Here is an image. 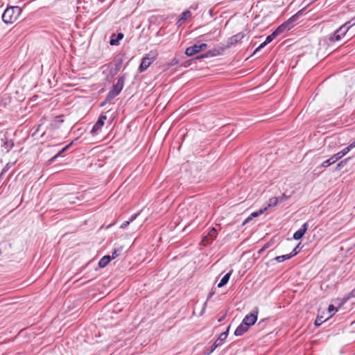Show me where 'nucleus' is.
Masks as SVG:
<instances>
[{
  "label": "nucleus",
  "instance_id": "obj_1",
  "mask_svg": "<svg viewBox=\"0 0 355 355\" xmlns=\"http://www.w3.org/2000/svg\"><path fill=\"white\" fill-rule=\"evenodd\" d=\"M21 13V9L19 6L7 8L2 15V20L6 24L14 23Z\"/></svg>",
  "mask_w": 355,
  "mask_h": 355
},
{
  "label": "nucleus",
  "instance_id": "obj_2",
  "mask_svg": "<svg viewBox=\"0 0 355 355\" xmlns=\"http://www.w3.org/2000/svg\"><path fill=\"white\" fill-rule=\"evenodd\" d=\"M303 9L299 10L296 14L290 17L286 21L282 24L279 26L275 31H273L277 36L281 35L285 31H288L291 30L293 27L292 24L295 22L300 16H301L303 13Z\"/></svg>",
  "mask_w": 355,
  "mask_h": 355
},
{
  "label": "nucleus",
  "instance_id": "obj_3",
  "mask_svg": "<svg viewBox=\"0 0 355 355\" xmlns=\"http://www.w3.org/2000/svg\"><path fill=\"white\" fill-rule=\"evenodd\" d=\"M125 78L121 76L118 78L117 82L114 84L106 96V101H110L118 96L121 92L124 85Z\"/></svg>",
  "mask_w": 355,
  "mask_h": 355
},
{
  "label": "nucleus",
  "instance_id": "obj_4",
  "mask_svg": "<svg viewBox=\"0 0 355 355\" xmlns=\"http://www.w3.org/2000/svg\"><path fill=\"white\" fill-rule=\"evenodd\" d=\"M207 44L205 43H202L200 44H193L191 46H189L186 49L185 54L187 56H193L195 54L205 50L207 49Z\"/></svg>",
  "mask_w": 355,
  "mask_h": 355
},
{
  "label": "nucleus",
  "instance_id": "obj_5",
  "mask_svg": "<svg viewBox=\"0 0 355 355\" xmlns=\"http://www.w3.org/2000/svg\"><path fill=\"white\" fill-rule=\"evenodd\" d=\"M155 60V56L150 53L146 54L142 59L141 62L139 66L140 72H143L148 69V67L154 62Z\"/></svg>",
  "mask_w": 355,
  "mask_h": 355
},
{
  "label": "nucleus",
  "instance_id": "obj_6",
  "mask_svg": "<svg viewBox=\"0 0 355 355\" xmlns=\"http://www.w3.org/2000/svg\"><path fill=\"white\" fill-rule=\"evenodd\" d=\"M107 116L105 115H101L98 119V121L96 122V123L94 125L92 133L93 135H96L98 133V132L101 129V128L103 126L105 123V121L106 120Z\"/></svg>",
  "mask_w": 355,
  "mask_h": 355
},
{
  "label": "nucleus",
  "instance_id": "obj_7",
  "mask_svg": "<svg viewBox=\"0 0 355 355\" xmlns=\"http://www.w3.org/2000/svg\"><path fill=\"white\" fill-rule=\"evenodd\" d=\"M257 320V313H250V314L245 316L242 322L245 324L248 327L253 325Z\"/></svg>",
  "mask_w": 355,
  "mask_h": 355
},
{
  "label": "nucleus",
  "instance_id": "obj_8",
  "mask_svg": "<svg viewBox=\"0 0 355 355\" xmlns=\"http://www.w3.org/2000/svg\"><path fill=\"white\" fill-rule=\"evenodd\" d=\"M217 236V230L216 228L213 227L210 230L208 234L205 236L202 239V242L206 245L209 243H211L213 240H214Z\"/></svg>",
  "mask_w": 355,
  "mask_h": 355
},
{
  "label": "nucleus",
  "instance_id": "obj_9",
  "mask_svg": "<svg viewBox=\"0 0 355 355\" xmlns=\"http://www.w3.org/2000/svg\"><path fill=\"white\" fill-rule=\"evenodd\" d=\"M63 119H62V116H58L55 118L54 120H53L49 126V129L52 131V130H55L58 128H60V125L63 123Z\"/></svg>",
  "mask_w": 355,
  "mask_h": 355
},
{
  "label": "nucleus",
  "instance_id": "obj_10",
  "mask_svg": "<svg viewBox=\"0 0 355 355\" xmlns=\"http://www.w3.org/2000/svg\"><path fill=\"white\" fill-rule=\"evenodd\" d=\"M355 24V17L354 19H352V21H348V22H346L345 24H343V26H341L338 29V32H340V35L343 37L346 33L348 31V30L349 29V28Z\"/></svg>",
  "mask_w": 355,
  "mask_h": 355
},
{
  "label": "nucleus",
  "instance_id": "obj_11",
  "mask_svg": "<svg viewBox=\"0 0 355 355\" xmlns=\"http://www.w3.org/2000/svg\"><path fill=\"white\" fill-rule=\"evenodd\" d=\"M308 230V223H305L302 225L301 228L296 231L293 234V239L295 240L300 239L306 233Z\"/></svg>",
  "mask_w": 355,
  "mask_h": 355
},
{
  "label": "nucleus",
  "instance_id": "obj_12",
  "mask_svg": "<svg viewBox=\"0 0 355 355\" xmlns=\"http://www.w3.org/2000/svg\"><path fill=\"white\" fill-rule=\"evenodd\" d=\"M276 37H277L274 32L268 35L266 40L261 43L254 51V53L266 46L268 44L270 43Z\"/></svg>",
  "mask_w": 355,
  "mask_h": 355
},
{
  "label": "nucleus",
  "instance_id": "obj_13",
  "mask_svg": "<svg viewBox=\"0 0 355 355\" xmlns=\"http://www.w3.org/2000/svg\"><path fill=\"white\" fill-rule=\"evenodd\" d=\"M248 327L246 326L245 324L241 322L240 325L237 327L234 331V335L236 336H242L244 333H245L248 330Z\"/></svg>",
  "mask_w": 355,
  "mask_h": 355
},
{
  "label": "nucleus",
  "instance_id": "obj_14",
  "mask_svg": "<svg viewBox=\"0 0 355 355\" xmlns=\"http://www.w3.org/2000/svg\"><path fill=\"white\" fill-rule=\"evenodd\" d=\"M349 152V149L346 147L344 149H343L341 151L338 152V153L334 155L331 157V159H334V162H336L338 159H341L343 157H344L345 155H347Z\"/></svg>",
  "mask_w": 355,
  "mask_h": 355
},
{
  "label": "nucleus",
  "instance_id": "obj_15",
  "mask_svg": "<svg viewBox=\"0 0 355 355\" xmlns=\"http://www.w3.org/2000/svg\"><path fill=\"white\" fill-rule=\"evenodd\" d=\"M232 273V270H230L229 272H227L226 275L223 276V277L221 279L220 282L218 284V288H221L227 284Z\"/></svg>",
  "mask_w": 355,
  "mask_h": 355
},
{
  "label": "nucleus",
  "instance_id": "obj_16",
  "mask_svg": "<svg viewBox=\"0 0 355 355\" xmlns=\"http://www.w3.org/2000/svg\"><path fill=\"white\" fill-rule=\"evenodd\" d=\"M112 260L111 259V257L110 255H105L104 257H103L99 262H98V266L100 268H104L105 267L108 263L109 262Z\"/></svg>",
  "mask_w": 355,
  "mask_h": 355
},
{
  "label": "nucleus",
  "instance_id": "obj_17",
  "mask_svg": "<svg viewBox=\"0 0 355 355\" xmlns=\"http://www.w3.org/2000/svg\"><path fill=\"white\" fill-rule=\"evenodd\" d=\"M191 16V12L189 10H186L183 12L181 15V17L180 19L178 20V22L180 24L184 23L188 18H189Z\"/></svg>",
  "mask_w": 355,
  "mask_h": 355
},
{
  "label": "nucleus",
  "instance_id": "obj_18",
  "mask_svg": "<svg viewBox=\"0 0 355 355\" xmlns=\"http://www.w3.org/2000/svg\"><path fill=\"white\" fill-rule=\"evenodd\" d=\"M229 329H230V326L227 327V329L225 331H224L220 334L218 339L215 341V342H217L218 343H220V346L223 344V341L227 338Z\"/></svg>",
  "mask_w": 355,
  "mask_h": 355
},
{
  "label": "nucleus",
  "instance_id": "obj_19",
  "mask_svg": "<svg viewBox=\"0 0 355 355\" xmlns=\"http://www.w3.org/2000/svg\"><path fill=\"white\" fill-rule=\"evenodd\" d=\"M243 37V35L241 33H238L230 39V44H234L237 43L239 41L241 40V39Z\"/></svg>",
  "mask_w": 355,
  "mask_h": 355
},
{
  "label": "nucleus",
  "instance_id": "obj_20",
  "mask_svg": "<svg viewBox=\"0 0 355 355\" xmlns=\"http://www.w3.org/2000/svg\"><path fill=\"white\" fill-rule=\"evenodd\" d=\"M278 203V198L277 197H272L268 201V205L266 207H273L276 206Z\"/></svg>",
  "mask_w": 355,
  "mask_h": 355
},
{
  "label": "nucleus",
  "instance_id": "obj_21",
  "mask_svg": "<svg viewBox=\"0 0 355 355\" xmlns=\"http://www.w3.org/2000/svg\"><path fill=\"white\" fill-rule=\"evenodd\" d=\"M123 37V34L120 33H118L117 35V37L116 39H111L110 41V45H118L119 44V40H122V38Z\"/></svg>",
  "mask_w": 355,
  "mask_h": 355
},
{
  "label": "nucleus",
  "instance_id": "obj_22",
  "mask_svg": "<svg viewBox=\"0 0 355 355\" xmlns=\"http://www.w3.org/2000/svg\"><path fill=\"white\" fill-rule=\"evenodd\" d=\"M291 257H292V255H291L290 254H287L276 257H275V260L277 262L281 263V262H283V261H284L286 260H288V259H291Z\"/></svg>",
  "mask_w": 355,
  "mask_h": 355
},
{
  "label": "nucleus",
  "instance_id": "obj_23",
  "mask_svg": "<svg viewBox=\"0 0 355 355\" xmlns=\"http://www.w3.org/2000/svg\"><path fill=\"white\" fill-rule=\"evenodd\" d=\"M342 36L340 35V32H338V29L334 32V35L330 37L329 40L332 42L338 41L341 39Z\"/></svg>",
  "mask_w": 355,
  "mask_h": 355
},
{
  "label": "nucleus",
  "instance_id": "obj_24",
  "mask_svg": "<svg viewBox=\"0 0 355 355\" xmlns=\"http://www.w3.org/2000/svg\"><path fill=\"white\" fill-rule=\"evenodd\" d=\"M122 248L121 247H119L118 248H115L112 252V255L110 256L111 257V259H115L116 257H117L120 253L122 251Z\"/></svg>",
  "mask_w": 355,
  "mask_h": 355
},
{
  "label": "nucleus",
  "instance_id": "obj_25",
  "mask_svg": "<svg viewBox=\"0 0 355 355\" xmlns=\"http://www.w3.org/2000/svg\"><path fill=\"white\" fill-rule=\"evenodd\" d=\"M266 210H267V207H264L263 209H261L257 211L252 212L250 214V216H252V218H253L254 217H257V216H260L261 214H262Z\"/></svg>",
  "mask_w": 355,
  "mask_h": 355
},
{
  "label": "nucleus",
  "instance_id": "obj_26",
  "mask_svg": "<svg viewBox=\"0 0 355 355\" xmlns=\"http://www.w3.org/2000/svg\"><path fill=\"white\" fill-rule=\"evenodd\" d=\"M335 162H334V159H331V157L324 161L322 163V165L321 166L323 167V168H327L328 166H329L330 165L333 164Z\"/></svg>",
  "mask_w": 355,
  "mask_h": 355
},
{
  "label": "nucleus",
  "instance_id": "obj_27",
  "mask_svg": "<svg viewBox=\"0 0 355 355\" xmlns=\"http://www.w3.org/2000/svg\"><path fill=\"white\" fill-rule=\"evenodd\" d=\"M328 311L330 314V316H332L337 311V309L334 305L331 304L328 307Z\"/></svg>",
  "mask_w": 355,
  "mask_h": 355
},
{
  "label": "nucleus",
  "instance_id": "obj_28",
  "mask_svg": "<svg viewBox=\"0 0 355 355\" xmlns=\"http://www.w3.org/2000/svg\"><path fill=\"white\" fill-rule=\"evenodd\" d=\"M219 346H220V343H218L217 342H214L211 347L210 352H208L207 354V355L210 354Z\"/></svg>",
  "mask_w": 355,
  "mask_h": 355
},
{
  "label": "nucleus",
  "instance_id": "obj_29",
  "mask_svg": "<svg viewBox=\"0 0 355 355\" xmlns=\"http://www.w3.org/2000/svg\"><path fill=\"white\" fill-rule=\"evenodd\" d=\"M71 146V144L66 146L64 148H63L58 154H56L53 158L52 159H55L56 157H58L62 153L64 152L65 150H67L69 147Z\"/></svg>",
  "mask_w": 355,
  "mask_h": 355
},
{
  "label": "nucleus",
  "instance_id": "obj_30",
  "mask_svg": "<svg viewBox=\"0 0 355 355\" xmlns=\"http://www.w3.org/2000/svg\"><path fill=\"white\" fill-rule=\"evenodd\" d=\"M130 221L129 220H126L121 225L120 228L125 229L130 225Z\"/></svg>",
  "mask_w": 355,
  "mask_h": 355
},
{
  "label": "nucleus",
  "instance_id": "obj_31",
  "mask_svg": "<svg viewBox=\"0 0 355 355\" xmlns=\"http://www.w3.org/2000/svg\"><path fill=\"white\" fill-rule=\"evenodd\" d=\"M322 318H320L319 317H318V318H316L315 321V324L316 326H319V325H320V324L323 322V320H322Z\"/></svg>",
  "mask_w": 355,
  "mask_h": 355
},
{
  "label": "nucleus",
  "instance_id": "obj_32",
  "mask_svg": "<svg viewBox=\"0 0 355 355\" xmlns=\"http://www.w3.org/2000/svg\"><path fill=\"white\" fill-rule=\"evenodd\" d=\"M139 215V213H136L133 215L131 216V217L130 218L129 220L130 221V223H132L133 220H135L137 216Z\"/></svg>",
  "mask_w": 355,
  "mask_h": 355
},
{
  "label": "nucleus",
  "instance_id": "obj_33",
  "mask_svg": "<svg viewBox=\"0 0 355 355\" xmlns=\"http://www.w3.org/2000/svg\"><path fill=\"white\" fill-rule=\"evenodd\" d=\"M348 159H345V160L343 161H341L340 163H338L337 164V168H339L340 167H341L342 166H343L344 164H346L347 161Z\"/></svg>",
  "mask_w": 355,
  "mask_h": 355
},
{
  "label": "nucleus",
  "instance_id": "obj_34",
  "mask_svg": "<svg viewBox=\"0 0 355 355\" xmlns=\"http://www.w3.org/2000/svg\"><path fill=\"white\" fill-rule=\"evenodd\" d=\"M216 54L214 53H212L211 51H209L207 54H205V55H202L201 56V58H207L208 56H214Z\"/></svg>",
  "mask_w": 355,
  "mask_h": 355
},
{
  "label": "nucleus",
  "instance_id": "obj_35",
  "mask_svg": "<svg viewBox=\"0 0 355 355\" xmlns=\"http://www.w3.org/2000/svg\"><path fill=\"white\" fill-rule=\"evenodd\" d=\"M347 148L349 149V151L352 148H355V140L352 143H351Z\"/></svg>",
  "mask_w": 355,
  "mask_h": 355
},
{
  "label": "nucleus",
  "instance_id": "obj_36",
  "mask_svg": "<svg viewBox=\"0 0 355 355\" xmlns=\"http://www.w3.org/2000/svg\"><path fill=\"white\" fill-rule=\"evenodd\" d=\"M298 245L296 246L292 251V252L290 253L291 255H292V257H294L295 255H296L297 254V248Z\"/></svg>",
  "mask_w": 355,
  "mask_h": 355
},
{
  "label": "nucleus",
  "instance_id": "obj_37",
  "mask_svg": "<svg viewBox=\"0 0 355 355\" xmlns=\"http://www.w3.org/2000/svg\"><path fill=\"white\" fill-rule=\"evenodd\" d=\"M252 216H248L243 223V225H245L247 224L248 223H249L251 220H252Z\"/></svg>",
  "mask_w": 355,
  "mask_h": 355
},
{
  "label": "nucleus",
  "instance_id": "obj_38",
  "mask_svg": "<svg viewBox=\"0 0 355 355\" xmlns=\"http://www.w3.org/2000/svg\"><path fill=\"white\" fill-rule=\"evenodd\" d=\"M5 145H7L8 147V149L11 148L13 146V143L11 142L10 144H7V143H5Z\"/></svg>",
  "mask_w": 355,
  "mask_h": 355
},
{
  "label": "nucleus",
  "instance_id": "obj_39",
  "mask_svg": "<svg viewBox=\"0 0 355 355\" xmlns=\"http://www.w3.org/2000/svg\"><path fill=\"white\" fill-rule=\"evenodd\" d=\"M285 199H287V196L285 194H283L282 198H281V200H285Z\"/></svg>",
  "mask_w": 355,
  "mask_h": 355
},
{
  "label": "nucleus",
  "instance_id": "obj_40",
  "mask_svg": "<svg viewBox=\"0 0 355 355\" xmlns=\"http://www.w3.org/2000/svg\"><path fill=\"white\" fill-rule=\"evenodd\" d=\"M351 295H352V297H355V288H354V289H353V290L352 291V292H351Z\"/></svg>",
  "mask_w": 355,
  "mask_h": 355
},
{
  "label": "nucleus",
  "instance_id": "obj_41",
  "mask_svg": "<svg viewBox=\"0 0 355 355\" xmlns=\"http://www.w3.org/2000/svg\"><path fill=\"white\" fill-rule=\"evenodd\" d=\"M214 292L210 293L209 294V295H208V299H210V298L213 296V295H214Z\"/></svg>",
  "mask_w": 355,
  "mask_h": 355
}]
</instances>
